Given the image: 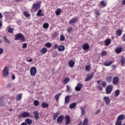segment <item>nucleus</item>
I'll list each match as a JSON object with an SVG mask.
<instances>
[{"label":"nucleus","instance_id":"obj_1","mask_svg":"<svg viewBox=\"0 0 125 125\" xmlns=\"http://www.w3.org/2000/svg\"><path fill=\"white\" fill-rule=\"evenodd\" d=\"M15 41H20L21 42H26V38L22 33L16 34L15 36Z\"/></svg>","mask_w":125,"mask_h":125},{"label":"nucleus","instance_id":"obj_2","mask_svg":"<svg viewBox=\"0 0 125 125\" xmlns=\"http://www.w3.org/2000/svg\"><path fill=\"white\" fill-rule=\"evenodd\" d=\"M125 119V115L121 114L117 117V120L115 123V125H122V120Z\"/></svg>","mask_w":125,"mask_h":125},{"label":"nucleus","instance_id":"obj_3","mask_svg":"<svg viewBox=\"0 0 125 125\" xmlns=\"http://www.w3.org/2000/svg\"><path fill=\"white\" fill-rule=\"evenodd\" d=\"M30 74L32 77L36 76V74H37V68L35 66L31 67L30 70Z\"/></svg>","mask_w":125,"mask_h":125},{"label":"nucleus","instance_id":"obj_4","mask_svg":"<svg viewBox=\"0 0 125 125\" xmlns=\"http://www.w3.org/2000/svg\"><path fill=\"white\" fill-rule=\"evenodd\" d=\"M8 67L5 66L2 71V75L3 77H7L9 75Z\"/></svg>","mask_w":125,"mask_h":125},{"label":"nucleus","instance_id":"obj_5","mask_svg":"<svg viewBox=\"0 0 125 125\" xmlns=\"http://www.w3.org/2000/svg\"><path fill=\"white\" fill-rule=\"evenodd\" d=\"M120 83V79L119 77L115 76L112 79V84L114 85H117Z\"/></svg>","mask_w":125,"mask_h":125},{"label":"nucleus","instance_id":"obj_6","mask_svg":"<svg viewBox=\"0 0 125 125\" xmlns=\"http://www.w3.org/2000/svg\"><path fill=\"white\" fill-rule=\"evenodd\" d=\"M113 85H108L106 88V94H110L111 92H112V90H113Z\"/></svg>","mask_w":125,"mask_h":125},{"label":"nucleus","instance_id":"obj_7","mask_svg":"<svg viewBox=\"0 0 125 125\" xmlns=\"http://www.w3.org/2000/svg\"><path fill=\"white\" fill-rule=\"evenodd\" d=\"M79 21V20L78 19V18L77 17L72 18L68 22L69 24H76L77 22Z\"/></svg>","mask_w":125,"mask_h":125},{"label":"nucleus","instance_id":"obj_8","mask_svg":"<svg viewBox=\"0 0 125 125\" xmlns=\"http://www.w3.org/2000/svg\"><path fill=\"white\" fill-rule=\"evenodd\" d=\"M4 15L6 19H7L8 20H11L13 18L12 14L10 12H7L5 13Z\"/></svg>","mask_w":125,"mask_h":125},{"label":"nucleus","instance_id":"obj_9","mask_svg":"<svg viewBox=\"0 0 125 125\" xmlns=\"http://www.w3.org/2000/svg\"><path fill=\"white\" fill-rule=\"evenodd\" d=\"M30 116V114L26 112H24L23 113H21L19 115V118H27Z\"/></svg>","mask_w":125,"mask_h":125},{"label":"nucleus","instance_id":"obj_10","mask_svg":"<svg viewBox=\"0 0 125 125\" xmlns=\"http://www.w3.org/2000/svg\"><path fill=\"white\" fill-rule=\"evenodd\" d=\"M40 8H41V4L40 3H37L33 4L32 9H34L35 11H38Z\"/></svg>","mask_w":125,"mask_h":125},{"label":"nucleus","instance_id":"obj_11","mask_svg":"<svg viewBox=\"0 0 125 125\" xmlns=\"http://www.w3.org/2000/svg\"><path fill=\"white\" fill-rule=\"evenodd\" d=\"M83 85L81 83H79L77 84V86L75 87V89L76 91H81L82 88H83Z\"/></svg>","mask_w":125,"mask_h":125},{"label":"nucleus","instance_id":"obj_12","mask_svg":"<svg viewBox=\"0 0 125 125\" xmlns=\"http://www.w3.org/2000/svg\"><path fill=\"white\" fill-rule=\"evenodd\" d=\"M65 125H70L71 123V119H70V117L68 115H66L65 117Z\"/></svg>","mask_w":125,"mask_h":125},{"label":"nucleus","instance_id":"obj_13","mask_svg":"<svg viewBox=\"0 0 125 125\" xmlns=\"http://www.w3.org/2000/svg\"><path fill=\"white\" fill-rule=\"evenodd\" d=\"M64 120V116L63 115L60 116L57 120V124H62Z\"/></svg>","mask_w":125,"mask_h":125},{"label":"nucleus","instance_id":"obj_14","mask_svg":"<svg viewBox=\"0 0 125 125\" xmlns=\"http://www.w3.org/2000/svg\"><path fill=\"white\" fill-rule=\"evenodd\" d=\"M83 49L85 51H88V50L89 49V45H88V43H84L83 45Z\"/></svg>","mask_w":125,"mask_h":125},{"label":"nucleus","instance_id":"obj_15","mask_svg":"<svg viewBox=\"0 0 125 125\" xmlns=\"http://www.w3.org/2000/svg\"><path fill=\"white\" fill-rule=\"evenodd\" d=\"M113 78L114 77L113 76H108L106 77L105 80L107 83H112Z\"/></svg>","mask_w":125,"mask_h":125},{"label":"nucleus","instance_id":"obj_16","mask_svg":"<svg viewBox=\"0 0 125 125\" xmlns=\"http://www.w3.org/2000/svg\"><path fill=\"white\" fill-rule=\"evenodd\" d=\"M33 115L35 120H39L40 119V115H39V112L38 111H34Z\"/></svg>","mask_w":125,"mask_h":125},{"label":"nucleus","instance_id":"obj_17","mask_svg":"<svg viewBox=\"0 0 125 125\" xmlns=\"http://www.w3.org/2000/svg\"><path fill=\"white\" fill-rule=\"evenodd\" d=\"M115 34L116 36H118V37H121L122 35L123 34V31L121 29H117L115 31Z\"/></svg>","mask_w":125,"mask_h":125},{"label":"nucleus","instance_id":"obj_18","mask_svg":"<svg viewBox=\"0 0 125 125\" xmlns=\"http://www.w3.org/2000/svg\"><path fill=\"white\" fill-rule=\"evenodd\" d=\"M60 115V112H57L55 113H54L53 114V120L54 121H55V120H56V119H57V117H58V116H59Z\"/></svg>","mask_w":125,"mask_h":125},{"label":"nucleus","instance_id":"obj_19","mask_svg":"<svg viewBox=\"0 0 125 125\" xmlns=\"http://www.w3.org/2000/svg\"><path fill=\"white\" fill-rule=\"evenodd\" d=\"M94 76V74L93 73H92L90 75L87 76L86 78L85 79V82H88L89 81H90L93 78V76Z\"/></svg>","mask_w":125,"mask_h":125},{"label":"nucleus","instance_id":"obj_20","mask_svg":"<svg viewBox=\"0 0 125 125\" xmlns=\"http://www.w3.org/2000/svg\"><path fill=\"white\" fill-rule=\"evenodd\" d=\"M69 82H70V78H69L68 77H66L63 79L62 81V83H63V84H67V83H68Z\"/></svg>","mask_w":125,"mask_h":125},{"label":"nucleus","instance_id":"obj_21","mask_svg":"<svg viewBox=\"0 0 125 125\" xmlns=\"http://www.w3.org/2000/svg\"><path fill=\"white\" fill-rule=\"evenodd\" d=\"M104 100L105 102L106 105H108V104H110V98H109V97H104Z\"/></svg>","mask_w":125,"mask_h":125},{"label":"nucleus","instance_id":"obj_22","mask_svg":"<svg viewBox=\"0 0 125 125\" xmlns=\"http://www.w3.org/2000/svg\"><path fill=\"white\" fill-rule=\"evenodd\" d=\"M68 64L70 68H73L74 66H75V62H74L73 60H71L69 62Z\"/></svg>","mask_w":125,"mask_h":125},{"label":"nucleus","instance_id":"obj_23","mask_svg":"<svg viewBox=\"0 0 125 125\" xmlns=\"http://www.w3.org/2000/svg\"><path fill=\"white\" fill-rule=\"evenodd\" d=\"M25 122L26 124L30 125H32V123H33V120H32V119L27 118L25 119Z\"/></svg>","mask_w":125,"mask_h":125},{"label":"nucleus","instance_id":"obj_24","mask_svg":"<svg viewBox=\"0 0 125 125\" xmlns=\"http://www.w3.org/2000/svg\"><path fill=\"white\" fill-rule=\"evenodd\" d=\"M120 62H121V66L124 67L125 66V58L124 57H122L121 59L120 60Z\"/></svg>","mask_w":125,"mask_h":125},{"label":"nucleus","instance_id":"obj_25","mask_svg":"<svg viewBox=\"0 0 125 125\" xmlns=\"http://www.w3.org/2000/svg\"><path fill=\"white\" fill-rule=\"evenodd\" d=\"M59 51H64L65 50V46L63 45H59L58 47Z\"/></svg>","mask_w":125,"mask_h":125},{"label":"nucleus","instance_id":"obj_26","mask_svg":"<svg viewBox=\"0 0 125 125\" xmlns=\"http://www.w3.org/2000/svg\"><path fill=\"white\" fill-rule=\"evenodd\" d=\"M105 45L108 46L111 43V39H107L104 41Z\"/></svg>","mask_w":125,"mask_h":125},{"label":"nucleus","instance_id":"obj_27","mask_svg":"<svg viewBox=\"0 0 125 125\" xmlns=\"http://www.w3.org/2000/svg\"><path fill=\"white\" fill-rule=\"evenodd\" d=\"M100 5L102 7H105V6L107 5V4L106 2H105V1H104V0H102L100 2Z\"/></svg>","mask_w":125,"mask_h":125},{"label":"nucleus","instance_id":"obj_28","mask_svg":"<svg viewBox=\"0 0 125 125\" xmlns=\"http://www.w3.org/2000/svg\"><path fill=\"white\" fill-rule=\"evenodd\" d=\"M47 52V49L46 48H43L40 51V53L41 54H45V53H46Z\"/></svg>","mask_w":125,"mask_h":125},{"label":"nucleus","instance_id":"obj_29","mask_svg":"<svg viewBox=\"0 0 125 125\" xmlns=\"http://www.w3.org/2000/svg\"><path fill=\"white\" fill-rule=\"evenodd\" d=\"M49 106L48 104L46 103V102H42V108H48Z\"/></svg>","mask_w":125,"mask_h":125},{"label":"nucleus","instance_id":"obj_30","mask_svg":"<svg viewBox=\"0 0 125 125\" xmlns=\"http://www.w3.org/2000/svg\"><path fill=\"white\" fill-rule=\"evenodd\" d=\"M22 99V94H19L16 97V100L17 101H21V99Z\"/></svg>","mask_w":125,"mask_h":125},{"label":"nucleus","instance_id":"obj_31","mask_svg":"<svg viewBox=\"0 0 125 125\" xmlns=\"http://www.w3.org/2000/svg\"><path fill=\"white\" fill-rule=\"evenodd\" d=\"M122 50H123V47H118L116 50V53H121Z\"/></svg>","mask_w":125,"mask_h":125},{"label":"nucleus","instance_id":"obj_32","mask_svg":"<svg viewBox=\"0 0 125 125\" xmlns=\"http://www.w3.org/2000/svg\"><path fill=\"white\" fill-rule=\"evenodd\" d=\"M77 106V103H73L72 104H70L69 105V108L70 109H74L75 107Z\"/></svg>","mask_w":125,"mask_h":125},{"label":"nucleus","instance_id":"obj_33","mask_svg":"<svg viewBox=\"0 0 125 125\" xmlns=\"http://www.w3.org/2000/svg\"><path fill=\"white\" fill-rule=\"evenodd\" d=\"M61 12H62V10L60 8L57 9L55 11V13L57 16H59V15L61 13Z\"/></svg>","mask_w":125,"mask_h":125},{"label":"nucleus","instance_id":"obj_34","mask_svg":"<svg viewBox=\"0 0 125 125\" xmlns=\"http://www.w3.org/2000/svg\"><path fill=\"white\" fill-rule=\"evenodd\" d=\"M61 94V93H59L55 96V99L56 101H59V96H60Z\"/></svg>","mask_w":125,"mask_h":125},{"label":"nucleus","instance_id":"obj_35","mask_svg":"<svg viewBox=\"0 0 125 125\" xmlns=\"http://www.w3.org/2000/svg\"><path fill=\"white\" fill-rule=\"evenodd\" d=\"M23 14L26 18H28V17H30V16H31V15H30V14H29V13H28V12L27 11H24L23 12Z\"/></svg>","mask_w":125,"mask_h":125},{"label":"nucleus","instance_id":"obj_36","mask_svg":"<svg viewBox=\"0 0 125 125\" xmlns=\"http://www.w3.org/2000/svg\"><path fill=\"white\" fill-rule=\"evenodd\" d=\"M82 125H88V119L84 118Z\"/></svg>","mask_w":125,"mask_h":125},{"label":"nucleus","instance_id":"obj_37","mask_svg":"<svg viewBox=\"0 0 125 125\" xmlns=\"http://www.w3.org/2000/svg\"><path fill=\"white\" fill-rule=\"evenodd\" d=\"M70 96H67L65 97V103H69L70 102Z\"/></svg>","mask_w":125,"mask_h":125},{"label":"nucleus","instance_id":"obj_38","mask_svg":"<svg viewBox=\"0 0 125 125\" xmlns=\"http://www.w3.org/2000/svg\"><path fill=\"white\" fill-rule=\"evenodd\" d=\"M114 63L113 61L106 62L104 63V66H110V65H112V63Z\"/></svg>","mask_w":125,"mask_h":125},{"label":"nucleus","instance_id":"obj_39","mask_svg":"<svg viewBox=\"0 0 125 125\" xmlns=\"http://www.w3.org/2000/svg\"><path fill=\"white\" fill-rule=\"evenodd\" d=\"M42 9H40L38 11V13L37 14V15L38 16H43V14H42Z\"/></svg>","mask_w":125,"mask_h":125},{"label":"nucleus","instance_id":"obj_40","mask_svg":"<svg viewBox=\"0 0 125 125\" xmlns=\"http://www.w3.org/2000/svg\"><path fill=\"white\" fill-rule=\"evenodd\" d=\"M42 27L44 29H47L49 27V24L48 23L46 22L43 24Z\"/></svg>","mask_w":125,"mask_h":125},{"label":"nucleus","instance_id":"obj_41","mask_svg":"<svg viewBox=\"0 0 125 125\" xmlns=\"http://www.w3.org/2000/svg\"><path fill=\"white\" fill-rule=\"evenodd\" d=\"M120 95V90L117 89L115 92V97H118Z\"/></svg>","mask_w":125,"mask_h":125},{"label":"nucleus","instance_id":"obj_42","mask_svg":"<svg viewBox=\"0 0 125 125\" xmlns=\"http://www.w3.org/2000/svg\"><path fill=\"white\" fill-rule=\"evenodd\" d=\"M7 30L9 33H10V34H13V31H14V28H10L7 27Z\"/></svg>","mask_w":125,"mask_h":125},{"label":"nucleus","instance_id":"obj_43","mask_svg":"<svg viewBox=\"0 0 125 125\" xmlns=\"http://www.w3.org/2000/svg\"><path fill=\"white\" fill-rule=\"evenodd\" d=\"M101 56H102L103 57V56H106L107 55V51H102L101 53Z\"/></svg>","mask_w":125,"mask_h":125},{"label":"nucleus","instance_id":"obj_44","mask_svg":"<svg viewBox=\"0 0 125 125\" xmlns=\"http://www.w3.org/2000/svg\"><path fill=\"white\" fill-rule=\"evenodd\" d=\"M85 70H86V72H89V71H90V70H91V67L89 65H87L85 67Z\"/></svg>","mask_w":125,"mask_h":125},{"label":"nucleus","instance_id":"obj_45","mask_svg":"<svg viewBox=\"0 0 125 125\" xmlns=\"http://www.w3.org/2000/svg\"><path fill=\"white\" fill-rule=\"evenodd\" d=\"M45 46H46V47H51V46H52V44H51V43L49 42H47L45 44Z\"/></svg>","mask_w":125,"mask_h":125},{"label":"nucleus","instance_id":"obj_46","mask_svg":"<svg viewBox=\"0 0 125 125\" xmlns=\"http://www.w3.org/2000/svg\"><path fill=\"white\" fill-rule=\"evenodd\" d=\"M34 106H38L40 104V102H39V101L38 100H35L34 101Z\"/></svg>","mask_w":125,"mask_h":125},{"label":"nucleus","instance_id":"obj_47","mask_svg":"<svg viewBox=\"0 0 125 125\" xmlns=\"http://www.w3.org/2000/svg\"><path fill=\"white\" fill-rule=\"evenodd\" d=\"M3 39L4 40L5 42H7V43H10V41H9L7 38H6V36H4L3 37Z\"/></svg>","mask_w":125,"mask_h":125},{"label":"nucleus","instance_id":"obj_48","mask_svg":"<svg viewBox=\"0 0 125 125\" xmlns=\"http://www.w3.org/2000/svg\"><path fill=\"white\" fill-rule=\"evenodd\" d=\"M95 14H96L97 16H100V12L98 10H95Z\"/></svg>","mask_w":125,"mask_h":125},{"label":"nucleus","instance_id":"obj_49","mask_svg":"<svg viewBox=\"0 0 125 125\" xmlns=\"http://www.w3.org/2000/svg\"><path fill=\"white\" fill-rule=\"evenodd\" d=\"M60 41L61 42H63V41H65V37H64V35H61L60 36Z\"/></svg>","mask_w":125,"mask_h":125},{"label":"nucleus","instance_id":"obj_50","mask_svg":"<svg viewBox=\"0 0 125 125\" xmlns=\"http://www.w3.org/2000/svg\"><path fill=\"white\" fill-rule=\"evenodd\" d=\"M80 108H81V112H82V115H84V114H85V111L84 110V108H83V107H81Z\"/></svg>","mask_w":125,"mask_h":125},{"label":"nucleus","instance_id":"obj_51","mask_svg":"<svg viewBox=\"0 0 125 125\" xmlns=\"http://www.w3.org/2000/svg\"><path fill=\"white\" fill-rule=\"evenodd\" d=\"M102 85L103 87H106V86H107V83L104 82H102Z\"/></svg>","mask_w":125,"mask_h":125},{"label":"nucleus","instance_id":"obj_52","mask_svg":"<svg viewBox=\"0 0 125 125\" xmlns=\"http://www.w3.org/2000/svg\"><path fill=\"white\" fill-rule=\"evenodd\" d=\"M97 88L99 90H100L101 91H102V90H103V88H102V86H97Z\"/></svg>","mask_w":125,"mask_h":125},{"label":"nucleus","instance_id":"obj_53","mask_svg":"<svg viewBox=\"0 0 125 125\" xmlns=\"http://www.w3.org/2000/svg\"><path fill=\"white\" fill-rule=\"evenodd\" d=\"M72 31H73V28H72V27H70L68 28V30H67L68 33H71Z\"/></svg>","mask_w":125,"mask_h":125},{"label":"nucleus","instance_id":"obj_54","mask_svg":"<svg viewBox=\"0 0 125 125\" xmlns=\"http://www.w3.org/2000/svg\"><path fill=\"white\" fill-rule=\"evenodd\" d=\"M28 44H27V43H24L22 44V48H26Z\"/></svg>","mask_w":125,"mask_h":125},{"label":"nucleus","instance_id":"obj_55","mask_svg":"<svg viewBox=\"0 0 125 125\" xmlns=\"http://www.w3.org/2000/svg\"><path fill=\"white\" fill-rule=\"evenodd\" d=\"M100 112H101V110L98 109L97 111V112H95V115H98V114H99V113H100Z\"/></svg>","mask_w":125,"mask_h":125},{"label":"nucleus","instance_id":"obj_56","mask_svg":"<svg viewBox=\"0 0 125 125\" xmlns=\"http://www.w3.org/2000/svg\"><path fill=\"white\" fill-rule=\"evenodd\" d=\"M66 91H70V86L66 85Z\"/></svg>","mask_w":125,"mask_h":125},{"label":"nucleus","instance_id":"obj_57","mask_svg":"<svg viewBox=\"0 0 125 125\" xmlns=\"http://www.w3.org/2000/svg\"><path fill=\"white\" fill-rule=\"evenodd\" d=\"M1 106H4V103H3L2 102H0V107H1Z\"/></svg>","mask_w":125,"mask_h":125},{"label":"nucleus","instance_id":"obj_58","mask_svg":"<svg viewBox=\"0 0 125 125\" xmlns=\"http://www.w3.org/2000/svg\"><path fill=\"white\" fill-rule=\"evenodd\" d=\"M3 52V49H2V48H0V54H2Z\"/></svg>","mask_w":125,"mask_h":125},{"label":"nucleus","instance_id":"obj_59","mask_svg":"<svg viewBox=\"0 0 125 125\" xmlns=\"http://www.w3.org/2000/svg\"><path fill=\"white\" fill-rule=\"evenodd\" d=\"M58 44H55V49H57V48L58 49Z\"/></svg>","mask_w":125,"mask_h":125},{"label":"nucleus","instance_id":"obj_60","mask_svg":"<svg viewBox=\"0 0 125 125\" xmlns=\"http://www.w3.org/2000/svg\"><path fill=\"white\" fill-rule=\"evenodd\" d=\"M27 62H32L33 61V59H30V60H26Z\"/></svg>","mask_w":125,"mask_h":125},{"label":"nucleus","instance_id":"obj_61","mask_svg":"<svg viewBox=\"0 0 125 125\" xmlns=\"http://www.w3.org/2000/svg\"><path fill=\"white\" fill-rule=\"evenodd\" d=\"M97 83L99 84V85H100V83H101V81L100 80H98L97 82Z\"/></svg>","mask_w":125,"mask_h":125},{"label":"nucleus","instance_id":"obj_62","mask_svg":"<svg viewBox=\"0 0 125 125\" xmlns=\"http://www.w3.org/2000/svg\"><path fill=\"white\" fill-rule=\"evenodd\" d=\"M122 4H123V5H125V0H123L122 1Z\"/></svg>","mask_w":125,"mask_h":125},{"label":"nucleus","instance_id":"obj_63","mask_svg":"<svg viewBox=\"0 0 125 125\" xmlns=\"http://www.w3.org/2000/svg\"><path fill=\"white\" fill-rule=\"evenodd\" d=\"M12 79L13 81H14V79H15V76L13 75L12 76Z\"/></svg>","mask_w":125,"mask_h":125},{"label":"nucleus","instance_id":"obj_64","mask_svg":"<svg viewBox=\"0 0 125 125\" xmlns=\"http://www.w3.org/2000/svg\"><path fill=\"white\" fill-rule=\"evenodd\" d=\"M21 125H27V123L23 122L21 123Z\"/></svg>","mask_w":125,"mask_h":125}]
</instances>
